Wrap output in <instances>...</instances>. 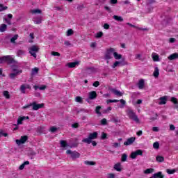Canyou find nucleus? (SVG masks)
Instances as JSON below:
<instances>
[{
  "mask_svg": "<svg viewBox=\"0 0 178 178\" xmlns=\"http://www.w3.org/2000/svg\"><path fill=\"white\" fill-rule=\"evenodd\" d=\"M96 138H98V132H93L90 134L88 138H83L82 143H85V144H92L93 147H96L97 142L92 141V140H96Z\"/></svg>",
  "mask_w": 178,
  "mask_h": 178,
  "instance_id": "f257e3e1",
  "label": "nucleus"
},
{
  "mask_svg": "<svg viewBox=\"0 0 178 178\" xmlns=\"http://www.w3.org/2000/svg\"><path fill=\"white\" fill-rule=\"evenodd\" d=\"M127 113L129 119H131L132 120H134V122H136V123H140V119H138V117L137 116V115H136V113H134L133 110L128 109Z\"/></svg>",
  "mask_w": 178,
  "mask_h": 178,
  "instance_id": "f03ea898",
  "label": "nucleus"
},
{
  "mask_svg": "<svg viewBox=\"0 0 178 178\" xmlns=\"http://www.w3.org/2000/svg\"><path fill=\"white\" fill-rule=\"evenodd\" d=\"M40 51V47L36 45H32L29 48V54H31V56H33V58H37V53Z\"/></svg>",
  "mask_w": 178,
  "mask_h": 178,
  "instance_id": "7ed1b4c3",
  "label": "nucleus"
},
{
  "mask_svg": "<svg viewBox=\"0 0 178 178\" xmlns=\"http://www.w3.org/2000/svg\"><path fill=\"white\" fill-rule=\"evenodd\" d=\"M67 155H70V157L73 161L74 159H77V158H80V153H79L77 151H72L70 149H68L66 151Z\"/></svg>",
  "mask_w": 178,
  "mask_h": 178,
  "instance_id": "20e7f679",
  "label": "nucleus"
},
{
  "mask_svg": "<svg viewBox=\"0 0 178 178\" xmlns=\"http://www.w3.org/2000/svg\"><path fill=\"white\" fill-rule=\"evenodd\" d=\"M114 52H115V49L113 48H110L107 49L104 55V59H106V60H109V59H112Z\"/></svg>",
  "mask_w": 178,
  "mask_h": 178,
  "instance_id": "39448f33",
  "label": "nucleus"
},
{
  "mask_svg": "<svg viewBox=\"0 0 178 178\" xmlns=\"http://www.w3.org/2000/svg\"><path fill=\"white\" fill-rule=\"evenodd\" d=\"M31 105H32V111H38V109L44 108V103L37 104L36 102H33L31 103Z\"/></svg>",
  "mask_w": 178,
  "mask_h": 178,
  "instance_id": "423d86ee",
  "label": "nucleus"
},
{
  "mask_svg": "<svg viewBox=\"0 0 178 178\" xmlns=\"http://www.w3.org/2000/svg\"><path fill=\"white\" fill-rule=\"evenodd\" d=\"M27 140H29V137H27V136H21L19 140L17 139L15 143L17 144V145H22V144H24Z\"/></svg>",
  "mask_w": 178,
  "mask_h": 178,
  "instance_id": "0eeeda50",
  "label": "nucleus"
},
{
  "mask_svg": "<svg viewBox=\"0 0 178 178\" xmlns=\"http://www.w3.org/2000/svg\"><path fill=\"white\" fill-rule=\"evenodd\" d=\"M138 155H143V150L138 149L136 150V152H132L130 155V158H131V159H136Z\"/></svg>",
  "mask_w": 178,
  "mask_h": 178,
  "instance_id": "6e6552de",
  "label": "nucleus"
},
{
  "mask_svg": "<svg viewBox=\"0 0 178 178\" xmlns=\"http://www.w3.org/2000/svg\"><path fill=\"white\" fill-rule=\"evenodd\" d=\"M97 98V92L92 91L88 93V98L86 99L87 102H90V99H95Z\"/></svg>",
  "mask_w": 178,
  "mask_h": 178,
  "instance_id": "1a4fd4ad",
  "label": "nucleus"
},
{
  "mask_svg": "<svg viewBox=\"0 0 178 178\" xmlns=\"http://www.w3.org/2000/svg\"><path fill=\"white\" fill-rule=\"evenodd\" d=\"M108 90L113 92V94H115V95H117V97H122L123 96V92H120V90H118L114 88H109Z\"/></svg>",
  "mask_w": 178,
  "mask_h": 178,
  "instance_id": "9d476101",
  "label": "nucleus"
},
{
  "mask_svg": "<svg viewBox=\"0 0 178 178\" xmlns=\"http://www.w3.org/2000/svg\"><path fill=\"white\" fill-rule=\"evenodd\" d=\"M23 73V71H18L17 72H12L9 74V77L11 79V80H15L16 79L17 76H19V74H22Z\"/></svg>",
  "mask_w": 178,
  "mask_h": 178,
  "instance_id": "9b49d317",
  "label": "nucleus"
},
{
  "mask_svg": "<svg viewBox=\"0 0 178 178\" xmlns=\"http://www.w3.org/2000/svg\"><path fill=\"white\" fill-rule=\"evenodd\" d=\"M136 141V137H131L124 143V145H131Z\"/></svg>",
  "mask_w": 178,
  "mask_h": 178,
  "instance_id": "f8f14e48",
  "label": "nucleus"
},
{
  "mask_svg": "<svg viewBox=\"0 0 178 178\" xmlns=\"http://www.w3.org/2000/svg\"><path fill=\"white\" fill-rule=\"evenodd\" d=\"M29 116H22L19 117L17 120V126H19V124H23V120H29Z\"/></svg>",
  "mask_w": 178,
  "mask_h": 178,
  "instance_id": "ddd939ff",
  "label": "nucleus"
},
{
  "mask_svg": "<svg viewBox=\"0 0 178 178\" xmlns=\"http://www.w3.org/2000/svg\"><path fill=\"white\" fill-rule=\"evenodd\" d=\"M6 63L10 65L12 63L17 64V61L15 60V58L12 56H7Z\"/></svg>",
  "mask_w": 178,
  "mask_h": 178,
  "instance_id": "4468645a",
  "label": "nucleus"
},
{
  "mask_svg": "<svg viewBox=\"0 0 178 178\" xmlns=\"http://www.w3.org/2000/svg\"><path fill=\"white\" fill-rule=\"evenodd\" d=\"M168 59L169 60H175L176 59H178V53H174L171 55H170L168 57Z\"/></svg>",
  "mask_w": 178,
  "mask_h": 178,
  "instance_id": "2eb2a0df",
  "label": "nucleus"
},
{
  "mask_svg": "<svg viewBox=\"0 0 178 178\" xmlns=\"http://www.w3.org/2000/svg\"><path fill=\"white\" fill-rule=\"evenodd\" d=\"M113 168L115 170H117V172H122V163H117L114 165Z\"/></svg>",
  "mask_w": 178,
  "mask_h": 178,
  "instance_id": "dca6fc26",
  "label": "nucleus"
},
{
  "mask_svg": "<svg viewBox=\"0 0 178 178\" xmlns=\"http://www.w3.org/2000/svg\"><path fill=\"white\" fill-rule=\"evenodd\" d=\"M79 65V61L72 62V63H68L66 64V66L70 67V69H73L75 66H77Z\"/></svg>",
  "mask_w": 178,
  "mask_h": 178,
  "instance_id": "f3484780",
  "label": "nucleus"
},
{
  "mask_svg": "<svg viewBox=\"0 0 178 178\" xmlns=\"http://www.w3.org/2000/svg\"><path fill=\"white\" fill-rule=\"evenodd\" d=\"M105 2H106V0H95V5L96 6H102Z\"/></svg>",
  "mask_w": 178,
  "mask_h": 178,
  "instance_id": "a211bd4d",
  "label": "nucleus"
},
{
  "mask_svg": "<svg viewBox=\"0 0 178 178\" xmlns=\"http://www.w3.org/2000/svg\"><path fill=\"white\" fill-rule=\"evenodd\" d=\"M144 86H145L144 79L139 80L138 83V87L139 90H143V88H144Z\"/></svg>",
  "mask_w": 178,
  "mask_h": 178,
  "instance_id": "6ab92c4d",
  "label": "nucleus"
},
{
  "mask_svg": "<svg viewBox=\"0 0 178 178\" xmlns=\"http://www.w3.org/2000/svg\"><path fill=\"white\" fill-rule=\"evenodd\" d=\"M152 58L154 62H159V56L156 53H152Z\"/></svg>",
  "mask_w": 178,
  "mask_h": 178,
  "instance_id": "aec40b11",
  "label": "nucleus"
},
{
  "mask_svg": "<svg viewBox=\"0 0 178 178\" xmlns=\"http://www.w3.org/2000/svg\"><path fill=\"white\" fill-rule=\"evenodd\" d=\"M153 76L156 79H158V77L159 76V68H158V67H156L154 68V72L153 73Z\"/></svg>",
  "mask_w": 178,
  "mask_h": 178,
  "instance_id": "412c9836",
  "label": "nucleus"
},
{
  "mask_svg": "<svg viewBox=\"0 0 178 178\" xmlns=\"http://www.w3.org/2000/svg\"><path fill=\"white\" fill-rule=\"evenodd\" d=\"M171 102H172V104H174L175 108H176V109L178 108V101L176 97H171Z\"/></svg>",
  "mask_w": 178,
  "mask_h": 178,
  "instance_id": "4be33fe9",
  "label": "nucleus"
},
{
  "mask_svg": "<svg viewBox=\"0 0 178 178\" xmlns=\"http://www.w3.org/2000/svg\"><path fill=\"white\" fill-rule=\"evenodd\" d=\"M8 28V26L5 24H2L0 25V33H3L6 31V29Z\"/></svg>",
  "mask_w": 178,
  "mask_h": 178,
  "instance_id": "5701e85b",
  "label": "nucleus"
},
{
  "mask_svg": "<svg viewBox=\"0 0 178 178\" xmlns=\"http://www.w3.org/2000/svg\"><path fill=\"white\" fill-rule=\"evenodd\" d=\"M24 54H26V51L24 50L18 49L17 51V56L22 57L23 56V55H24Z\"/></svg>",
  "mask_w": 178,
  "mask_h": 178,
  "instance_id": "b1692460",
  "label": "nucleus"
},
{
  "mask_svg": "<svg viewBox=\"0 0 178 178\" xmlns=\"http://www.w3.org/2000/svg\"><path fill=\"white\" fill-rule=\"evenodd\" d=\"M166 104V97H160L159 105H165Z\"/></svg>",
  "mask_w": 178,
  "mask_h": 178,
  "instance_id": "393cba45",
  "label": "nucleus"
},
{
  "mask_svg": "<svg viewBox=\"0 0 178 178\" xmlns=\"http://www.w3.org/2000/svg\"><path fill=\"white\" fill-rule=\"evenodd\" d=\"M84 163L88 166H95V165H97V163L95 161H85Z\"/></svg>",
  "mask_w": 178,
  "mask_h": 178,
  "instance_id": "a878e982",
  "label": "nucleus"
},
{
  "mask_svg": "<svg viewBox=\"0 0 178 178\" xmlns=\"http://www.w3.org/2000/svg\"><path fill=\"white\" fill-rule=\"evenodd\" d=\"M31 13H32V15L41 14L42 11L40 9H34V10H31Z\"/></svg>",
  "mask_w": 178,
  "mask_h": 178,
  "instance_id": "bb28decb",
  "label": "nucleus"
},
{
  "mask_svg": "<svg viewBox=\"0 0 178 178\" xmlns=\"http://www.w3.org/2000/svg\"><path fill=\"white\" fill-rule=\"evenodd\" d=\"M156 161L157 162L162 163V162H164L165 158H164L163 156H157L156 157Z\"/></svg>",
  "mask_w": 178,
  "mask_h": 178,
  "instance_id": "cd10ccee",
  "label": "nucleus"
},
{
  "mask_svg": "<svg viewBox=\"0 0 178 178\" xmlns=\"http://www.w3.org/2000/svg\"><path fill=\"white\" fill-rule=\"evenodd\" d=\"M113 19H114V20H116L117 22H123V17L120 16L114 15L113 16Z\"/></svg>",
  "mask_w": 178,
  "mask_h": 178,
  "instance_id": "c85d7f7f",
  "label": "nucleus"
},
{
  "mask_svg": "<svg viewBox=\"0 0 178 178\" xmlns=\"http://www.w3.org/2000/svg\"><path fill=\"white\" fill-rule=\"evenodd\" d=\"M113 56L115 58V59L119 60V59H122V54H118V52L114 51L113 53Z\"/></svg>",
  "mask_w": 178,
  "mask_h": 178,
  "instance_id": "c756f323",
  "label": "nucleus"
},
{
  "mask_svg": "<svg viewBox=\"0 0 178 178\" xmlns=\"http://www.w3.org/2000/svg\"><path fill=\"white\" fill-rule=\"evenodd\" d=\"M33 88H34L35 90H37V89L39 88V90L43 91L44 90H45V88H47V86L43 85V86H40V87H38V86H33Z\"/></svg>",
  "mask_w": 178,
  "mask_h": 178,
  "instance_id": "7c9ffc66",
  "label": "nucleus"
},
{
  "mask_svg": "<svg viewBox=\"0 0 178 178\" xmlns=\"http://www.w3.org/2000/svg\"><path fill=\"white\" fill-rule=\"evenodd\" d=\"M75 102H78L79 104H83V97H81L80 96L76 97Z\"/></svg>",
  "mask_w": 178,
  "mask_h": 178,
  "instance_id": "2f4dec72",
  "label": "nucleus"
},
{
  "mask_svg": "<svg viewBox=\"0 0 178 178\" xmlns=\"http://www.w3.org/2000/svg\"><path fill=\"white\" fill-rule=\"evenodd\" d=\"M154 172V168H147L144 171L145 175H149Z\"/></svg>",
  "mask_w": 178,
  "mask_h": 178,
  "instance_id": "473e14b6",
  "label": "nucleus"
},
{
  "mask_svg": "<svg viewBox=\"0 0 178 178\" xmlns=\"http://www.w3.org/2000/svg\"><path fill=\"white\" fill-rule=\"evenodd\" d=\"M3 95L7 99H9L10 98V95H9V92L8 90H5L3 92Z\"/></svg>",
  "mask_w": 178,
  "mask_h": 178,
  "instance_id": "72a5a7b5",
  "label": "nucleus"
},
{
  "mask_svg": "<svg viewBox=\"0 0 178 178\" xmlns=\"http://www.w3.org/2000/svg\"><path fill=\"white\" fill-rule=\"evenodd\" d=\"M73 34H74V31H73V29H68L67 31V37H70V35H73Z\"/></svg>",
  "mask_w": 178,
  "mask_h": 178,
  "instance_id": "f704fd0d",
  "label": "nucleus"
},
{
  "mask_svg": "<svg viewBox=\"0 0 178 178\" xmlns=\"http://www.w3.org/2000/svg\"><path fill=\"white\" fill-rule=\"evenodd\" d=\"M11 69L13 73H17V72H23L22 70H18L17 66H12Z\"/></svg>",
  "mask_w": 178,
  "mask_h": 178,
  "instance_id": "c9c22d12",
  "label": "nucleus"
},
{
  "mask_svg": "<svg viewBox=\"0 0 178 178\" xmlns=\"http://www.w3.org/2000/svg\"><path fill=\"white\" fill-rule=\"evenodd\" d=\"M38 70H39L38 67L33 68L31 71L32 76H34V74H37L38 73Z\"/></svg>",
  "mask_w": 178,
  "mask_h": 178,
  "instance_id": "e433bc0d",
  "label": "nucleus"
},
{
  "mask_svg": "<svg viewBox=\"0 0 178 178\" xmlns=\"http://www.w3.org/2000/svg\"><path fill=\"white\" fill-rule=\"evenodd\" d=\"M166 172L168 174V175H173L174 173H176V170L175 169H167L166 170Z\"/></svg>",
  "mask_w": 178,
  "mask_h": 178,
  "instance_id": "4c0bfd02",
  "label": "nucleus"
},
{
  "mask_svg": "<svg viewBox=\"0 0 178 178\" xmlns=\"http://www.w3.org/2000/svg\"><path fill=\"white\" fill-rule=\"evenodd\" d=\"M60 144L63 148H65V147H67V143H66L65 140H60Z\"/></svg>",
  "mask_w": 178,
  "mask_h": 178,
  "instance_id": "58836bf2",
  "label": "nucleus"
},
{
  "mask_svg": "<svg viewBox=\"0 0 178 178\" xmlns=\"http://www.w3.org/2000/svg\"><path fill=\"white\" fill-rule=\"evenodd\" d=\"M19 38V35H15L11 39H10V42L13 44H15L16 40Z\"/></svg>",
  "mask_w": 178,
  "mask_h": 178,
  "instance_id": "ea45409f",
  "label": "nucleus"
},
{
  "mask_svg": "<svg viewBox=\"0 0 178 178\" xmlns=\"http://www.w3.org/2000/svg\"><path fill=\"white\" fill-rule=\"evenodd\" d=\"M122 62L120 61H115L113 65H112L113 69H115V67H118V66H120V64Z\"/></svg>",
  "mask_w": 178,
  "mask_h": 178,
  "instance_id": "a19ab883",
  "label": "nucleus"
},
{
  "mask_svg": "<svg viewBox=\"0 0 178 178\" xmlns=\"http://www.w3.org/2000/svg\"><path fill=\"white\" fill-rule=\"evenodd\" d=\"M20 91L22 94H26V86H24V84L20 86Z\"/></svg>",
  "mask_w": 178,
  "mask_h": 178,
  "instance_id": "79ce46f5",
  "label": "nucleus"
},
{
  "mask_svg": "<svg viewBox=\"0 0 178 178\" xmlns=\"http://www.w3.org/2000/svg\"><path fill=\"white\" fill-rule=\"evenodd\" d=\"M7 58V56L0 58V63H6Z\"/></svg>",
  "mask_w": 178,
  "mask_h": 178,
  "instance_id": "37998d69",
  "label": "nucleus"
},
{
  "mask_svg": "<svg viewBox=\"0 0 178 178\" xmlns=\"http://www.w3.org/2000/svg\"><path fill=\"white\" fill-rule=\"evenodd\" d=\"M99 111H101V106H97L96 107L95 112H96V113H97V115H101L102 114H101V112H99Z\"/></svg>",
  "mask_w": 178,
  "mask_h": 178,
  "instance_id": "c03bdc74",
  "label": "nucleus"
},
{
  "mask_svg": "<svg viewBox=\"0 0 178 178\" xmlns=\"http://www.w3.org/2000/svg\"><path fill=\"white\" fill-rule=\"evenodd\" d=\"M8 9V6H3V4H0V12H3V10H6Z\"/></svg>",
  "mask_w": 178,
  "mask_h": 178,
  "instance_id": "a18cd8bd",
  "label": "nucleus"
},
{
  "mask_svg": "<svg viewBox=\"0 0 178 178\" xmlns=\"http://www.w3.org/2000/svg\"><path fill=\"white\" fill-rule=\"evenodd\" d=\"M121 161H122V162H126V161H127V154H123L122 156Z\"/></svg>",
  "mask_w": 178,
  "mask_h": 178,
  "instance_id": "49530a36",
  "label": "nucleus"
},
{
  "mask_svg": "<svg viewBox=\"0 0 178 178\" xmlns=\"http://www.w3.org/2000/svg\"><path fill=\"white\" fill-rule=\"evenodd\" d=\"M153 147L154 148V149H159V142H155L153 144Z\"/></svg>",
  "mask_w": 178,
  "mask_h": 178,
  "instance_id": "de8ad7c7",
  "label": "nucleus"
},
{
  "mask_svg": "<svg viewBox=\"0 0 178 178\" xmlns=\"http://www.w3.org/2000/svg\"><path fill=\"white\" fill-rule=\"evenodd\" d=\"M120 104H122L121 106H120V108H124V105H126V101H124L123 99L120 100Z\"/></svg>",
  "mask_w": 178,
  "mask_h": 178,
  "instance_id": "09e8293b",
  "label": "nucleus"
},
{
  "mask_svg": "<svg viewBox=\"0 0 178 178\" xmlns=\"http://www.w3.org/2000/svg\"><path fill=\"white\" fill-rule=\"evenodd\" d=\"M102 35H104V33L99 32V33H96L95 38H101V37H102Z\"/></svg>",
  "mask_w": 178,
  "mask_h": 178,
  "instance_id": "8fccbe9b",
  "label": "nucleus"
},
{
  "mask_svg": "<svg viewBox=\"0 0 178 178\" xmlns=\"http://www.w3.org/2000/svg\"><path fill=\"white\" fill-rule=\"evenodd\" d=\"M80 127V124L77 123V122H75L74 124H72V127L73 129H78V127Z\"/></svg>",
  "mask_w": 178,
  "mask_h": 178,
  "instance_id": "3c124183",
  "label": "nucleus"
},
{
  "mask_svg": "<svg viewBox=\"0 0 178 178\" xmlns=\"http://www.w3.org/2000/svg\"><path fill=\"white\" fill-rule=\"evenodd\" d=\"M135 59H138L139 60H142V61L144 60V59L141 58V54H138L135 56Z\"/></svg>",
  "mask_w": 178,
  "mask_h": 178,
  "instance_id": "603ef678",
  "label": "nucleus"
},
{
  "mask_svg": "<svg viewBox=\"0 0 178 178\" xmlns=\"http://www.w3.org/2000/svg\"><path fill=\"white\" fill-rule=\"evenodd\" d=\"M161 172H159L153 175L154 178L161 177Z\"/></svg>",
  "mask_w": 178,
  "mask_h": 178,
  "instance_id": "864d4df0",
  "label": "nucleus"
},
{
  "mask_svg": "<svg viewBox=\"0 0 178 178\" xmlns=\"http://www.w3.org/2000/svg\"><path fill=\"white\" fill-rule=\"evenodd\" d=\"M2 136H3V137H8V134L3 133V130H0V137H2Z\"/></svg>",
  "mask_w": 178,
  "mask_h": 178,
  "instance_id": "5fc2aeb1",
  "label": "nucleus"
},
{
  "mask_svg": "<svg viewBox=\"0 0 178 178\" xmlns=\"http://www.w3.org/2000/svg\"><path fill=\"white\" fill-rule=\"evenodd\" d=\"M106 138H108V134H106L104 132H103L102 134V140H105Z\"/></svg>",
  "mask_w": 178,
  "mask_h": 178,
  "instance_id": "6e6d98bb",
  "label": "nucleus"
},
{
  "mask_svg": "<svg viewBox=\"0 0 178 178\" xmlns=\"http://www.w3.org/2000/svg\"><path fill=\"white\" fill-rule=\"evenodd\" d=\"M112 102H119V100H118V99H108V100H107V104H111V103H112Z\"/></svg>",
  "mask_w": 178,
  "mask_h": 178,
  "instance_id": "4d7b16f0",
  "label": "nucleus"
},
{
  "mask_svg": "<svg viewBox=\"0 0 178 178\" xmlns=\"http://www.w3.org/2000/svg\"><path fill=\"white\" fill-rule=\"evenodd\" d=\"M56 130H58V128H56V127H51L50 128V131H51V133H55V131H56Z\"/></svg>",
  "mask_w": 178,
  "mask_h": 178,
  "instance_id": "13d9d810",
  "label": "nucleus"
},
{
  "mask_svg": "<svg viewBox=\"0 0 178 178\" xmlns=\"http://www.w3.org/2000/svg\"><path fill=\"white\" fill-rule=\"evenodd\" d=\"M51 55H52L53 56H60V54H59V53H58V52H56V51H52V52H51Z\"/></svg>",
  "mask_w": 178,
  "mask_h": 178,
  "instance_id": "bf43d9fd",
  "label": "nucleus"
},
{
  "mask_svg": "<svg viewBox=\"0 0 178 178\" xmlns=\"http://www.w3.org/2000/svg\"><path fill=\"white\" fill-rule=\"evenodd\" d=\"M158 119V113H155V116L154 117H151L150 118V120H156Z\"/></svg>",
  "mask_w": 178,
  "mask_h": 178,
  "instance_id": "052dcab7",
  "label": "nucleus"
},
{
  "mask_svg": "<svg viewBox=\"0 0 178 178\" xmlns=\"http://www.w3.org/2000/svg\"><path fill=\"white\" fill-rule=\"evenodd\" d=\"M101 124L105 126L106 124V119L104 118L101 120Z\"/></svg>",
  "mask_w": 178,
  "mask_h": 178,
  "instance_id": "680f3d73",
  "label": "nucleus"
},
{
  "mask_svg": "<svg viewBox=\"0 0 178 178\" xmlns=\"http://www.w3.org/2000/svg\"><path fill=\"white\" fill-rule=\"evenodd\" d=\"M92 86H93V87H99V81H95V82L93 83Z\"/></svg>",
  "mask_w": 178,
  "mask_h": 178,
  "instance_id": "e2e57ef3",
  "label": "nucleus"
},
{
  "mask_svg": "<svg viewBox=\"0 0 178 178\" xmlns=\"http://www.w3.org/2000/svg\"><path fill=\"white\" fill-rule=\"evenodd\" d=\"M175 129H176V127H175V125H173V124L170 125V130L171 131H175Z\"/></svg>",
  "mask_w": 178,
  "mask_h": 178,
  "instance_id": "0e129e2a",
  "label": "nucleus"
},
{
  "mask_svg": "<svg viewBox=\"0 0 178 178\" xmlns=\"http://www.w3.org/2000/svg\"><path fill=\"white\" fill-rule=\"evenodd\" d=\"M41 22H42L41 19L34 20L35 24H41Z\"/></svg>",
  "mask_w": 178,
  "mask_h": 178,
  "instance_id": "69168bd1",
  "label": "nucleus"
},
{
  "mask_svg": "<svg viewBox=\"0 0 178 178\" xmlns=\"http://www.w3.org/2000/svg\"><path fill=\"white\" fill-rule=\"evenodd\" d=\"M152 131L155 132L159 131V128L158 127H154L152 128Z\"/></svg>",
  "mask_w": 178,
  "mask_h": 178,
  "instance_id": "338daca9",
  "label": "nucleus"
},
{
  "mask_svg": "<svg viewBox=\"0 0 178 178\" xmlns=\"http://www.w3.org/2000/svg\"><path fill=\"white\" fill-rule=\"evenodd\" d=\"M108 178H115V174H108Z\"/></svg>",
  "mask_w": 178,
  "mask_h": 178,
  "instance_id": "774afa93",
  "label": "nucleus"
}]
</instances>
